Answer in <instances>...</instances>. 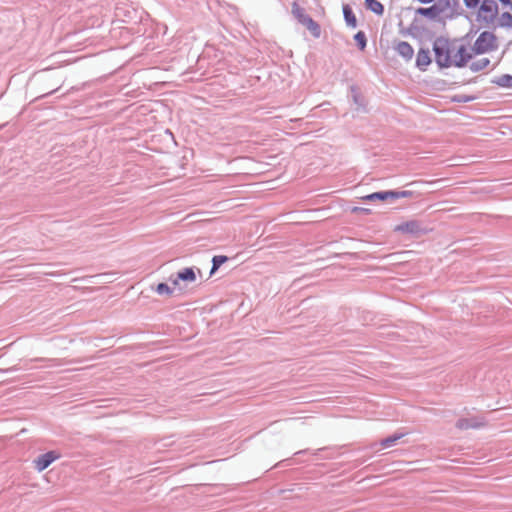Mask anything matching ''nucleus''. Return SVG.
<instances>
[{
  "instance_id": "412c9836",
  "label": "nucleus",
  "mask_w": 512,
  "mask_h": 512,
  "mask_svg": "<svg viewBox=\"0 0 512 512\" xmlns=\"http://www.w3.org/2000/svg\"><path fill=\"white\" fill-rule=\"evenodd\" d=\"M489 62H490L489 59L482 58L477 63H473L471 68L474 69V70H481V69L487 67Z\"/></svg>"
},
{
  "instance_id": "423d86ee",
  "label": "nucleus",
  "mask_w": 512,
  "mask_h": 512,
  "mask_svg": "<svg viewBox=\"0 0 512 512\" xmlns=\"http://www.w3.org/2000/svg\"><path fill=\"white\" fill-rule=\"evenodd\" d=\"M60 458V454L56 451H49L45 454L38 456L34 460L35 468L41 472L45 470L52 462Z\"/></svg>"
},
{
  "instance_id": "0eeeda50",
  "label": "nucleus",
  "mask_w": 512,
  "mask_h": 512,
  "mask_svg": "<svg viewBox=\"0 0 512 512\" xmlns=\"http://www.w3.org/2000/svg\"><path fill=\"white\" fill-rule=\"evenodd\" d=\"M394 231L402 234L418 235L422 232V228L418 221L411 220L395 226Z\"/></svg>"
},
{
  "instance_id": "9b49d317",
  "label": "nucleus",
  "mask_w": 512,
  "mask_h": 512,
  "mask_svg": "<svg viewBox=\"0 0 512 512\" xmlns=\"http://www.w3.org/2000/svg\"><path fill=\"white\" fill-rule=\"evenodd\" d=\"M431 63V57L429 50L420 49L417 58L416 64L421 70H425L426 67Z\"/></svg>"
},
{
  "instance_id": "ddd939ff",
  "label": "nucleus",
  "mask_w": 512,
  "mask_h": 512,
  "mask_svg": "<svg viewBox=\"0 0 512 512\" xmlns=\"http://www.w3.org/2000/svg\"><path fill=\"white\" fill-rule=\"evenodd\" d=\"M343 13H344V18H345L346 23L353 28L356 27V25H357L356 16L354 15L353 11L351 10V8L348 5H345L343 7Z\"/></svg>"
},
{
  "instance_id": "393cba45",
  "label": "nucleus",
  "mask_w": 512,
  "mask_h": 512,
  "mask_svg": "<svg viewBox=\"0 0 512 512\" xmlns=\"http://www.w3.org/2000/svg\"><path fill=\"white\" fill-rule=\"evenodd\" d=\"M503 6H512V0H499Z\"/></svg>"
},
{
  "instance_id": "2eb2a0df",
  "label": "nucleus",
  "mask_w": 512,
  "mask_h": 512,
  "mask_svg": "<svg viewBox=\"0 0 512 512\" xmlns=\"http://www.w3.org/2000/svg\"><path fill=\"white\" fill-rule=\"evenodd\" d=\"M403 437V434H398V435H393V436H390V437H387L385 439H383L381 442H380V445L382 448H388V447H391L393 446L399 439H401Z\"/></svg>"
},
{
  "instance_id": "f257e3e1",
  "label": "nucleus",
  "mask_w": 512,
  "mask_h": 512,
  "mask_svg": "<svg viewBox=\"0 0 512 512\" xmlns=\"http://www.w3.org/2000/svg\"><path fill=\"white\" fill-rule=\"evenodd\" d=\"M435 60L440 67H462L471 58L467 48L446 38H437L433 45Z\"/></svg>"
},
{
  "instance_id": "20e7f679",
  "label": "nucleus",
  "mask_w": 512,
  "mask_h": 512,
  "mask_svg": "<svg viewBox=\"0 0 512 512\" xmlns=\"http://www.w3.org/2000/svg\"><path fill=\"white\" fill-rule=\"evenodd\" d=\"M497 48L496 36L488 31L482 32L474 43V51L478 54L493 51Z\"/></svg>"
},
{
  "instance_id": "dca6fc26",
  "label": "nucleus",
  "mask_w": 512,
  "mask_h": 512,
  "mask_svg": "<svg viewBox=\"0 0 512 512\" xmlns=\"http://www.w3.org/2000/svg\"><path fill=\"white\" fill-rule=\"evenodd\" d=\"M478 426H479L478 424L471 423L470 420H468V419H460L456 423V427L461 430L469 429V428H476Z\"/></svg>"
},
{
  "instance_id": "4468645a",
  "label": "nucleus",
  "mask_w": 512,
  "mask_h": 512,
  "mask_svg": "<svg viewBox=\"0 0 512 512\" xmlns=\"http://www.w3.org/2000/svg\"><path fill=\"white\" fill-rule=\"evenodd\" d=\"M305 27L312 34L313 37L319 38L321 36V27L312 18L306 23Z\"/></svg>"
},
{
  "instance_id": "5701e85b",
  "label": "nucleus",
  "mask_w": 512,
  "mask_h": 512,
  "mask_svg": "<svg viewBox=\"0 0 512 512\" xmlns=\"http://www.w3.org/2000/svg\"><path fill=\"white\" fill-rule=\"evenodd\" d=\"M499 83L505 87H512V76L504 75L500 78Z\"/></svg>"
},
{
  "instance_id": "6e6552de",
  "label": "nucleus",
  "mask_w": 512,
  "mask_h": 512,
  "mask_svg": "<svg viewBox=\"0 0 512 512\" xmlns=\"http://www.w3.org/2000/svg\"><path fill=\"white\" fill-rule=\"evenodd\" d=\"M395 50L398 52L399 55H401L406 60L412 59L413 54H414V50H413L412 46L408 42H405V41L399 42L396 45Z\"/></svg>"
},
{
  "instance_id": "1a4fd4ad",
  "label": "nucleus",
  "mask_w": 512,
  "mask_h": 512,
  "mask_svg": "<svg viewBox=\"0 0 512 512\" xmlns=\"http://www.w3.org/2000/svg\"><path fill=\"white\" fill-rule=\"evenodd\" d=\"M179 280L194 282L196 280V274L192 268H185L178 272L177 278L173 280V284L177 286L179 284Z\"/></svg>"
},
{
  "instance_id": "9d476101",
  "label": "nucleus",
  "mask_w": 512,
  "mask_h": 512,
  "mask_svg": "<svg viewBox=\"0 0 512 512\" xmlns=\"http://www.w3.org/2000/svg\"><path fill=\"white\" fill-rule=\"evenodd\" d=\"M292 14L298 20V22L304 26L311 19V17L305 13L304 9L301 8L296 2L292 4Z\"/></svg>"
},
{
  "instance_id": "a878e982",
  "label": "nucleus",
  "mask_w": 512,
  "mask_h": 512,
  "mask_svg": "<svg viewBox=\"0 0 512 512\" xmlns=\"http://www.w3.org/2000/svg\"><path fill=\"white\" fill-rule=\"evenodd\" d=\"M419 3L421 4H430V3H434L436 2L437 0H417Z\"/></svg>"
},
{
  "instance_id": "f3484780",
  "label": "nucleus",
  "mask_w": 512,
  "mask_h": 512,
  "mask_svg": "<svg viewBox=\"0 0 512 512\" xmlns=\"http://www.w3.org/2000/svg\"><path fill=\"white\" fill-rule=\"evenodd\" d=\"M354 39H355L357 45L359 46V48L361 50H364L366 47V36H365L364 32L359 31L358 33H356V35L354 36Z\"/></svg>"
},
{
  "instance_id": "a211bd4d",
  "label": "nucleus",
  "mask_w": 512,
  "mask_h": 512,
  "mask_svg": "<svg viewBox=\"0 0 512 512\" xmlns=\"http://www.w3.org/2000/svg\"><path fill=\"white\" fill-rule=\"evenodd\" d=\"M213 267H212V270L211 272H214L215 270H217L222 264H224L226 261H227V257L226 256H222V255H219V256H214L213 257Z\"/></svg>"
},
{
  "instance_id": "b1692460",
  "label": "nucleus",
  "mask_w": 512,
  "mask_h": 512,
  "mask_svg": "<svg viewBox=\"0 0 512 512\" xmlns=\"http://www.w3.org/2000/svg\"><path fill=\"white\" fill-rule=\"evenodd\" d=\"M352 212L353 213H370V209H367V208H361V207H354L352 208Z\"/></svg>"
},
{
  "instance_id": "4be33fe9",
  "label": "nucleus",
  "mask_w": 512,
  "mask_h": 512,
  "mask_svg": "<svg viewBox=\"0 0 512 512\" xmlns=\"http://www.w3.org/2000/svg\"><path fill=\"white\" fill-rule=\"evenodd\" d=\"M464 4L469 9H476L477 6H481L485 0H463Z\"/></svg>"
},
{
  "instance_id": "6ab92c4d",
  "label": "nucleus",
  "mask_w": 512,
  "mask_h": 512,
  "mask_svg": "<svg viewBox=\"0 0 512 512\" xmlns=\"http://www.w3.org/2000/svg\"><path fill=\"white\" fill-rule=\"evenodd\" d=\"M500 22L503 26H511L512 25V15L509 12H504L500 16Z\"/></svg>"
},
{
  "instance_id": "f8f14e48",
  "label": "nucleus",
  "mask_w": 512,
  "mask_h": 512,
  "mask_svg": "<svg viewBox=\"0 0 512 512\" xmlns=\"http://www.w3.org/2000/svg\"><path fill=\"white\" fill-rule=\"evenodd\" d=\"M365 6L376 15L381 16L384 13V6L378 0H365Z\"/></svg>"
},
{
  "instance_id": "7ed1b4c3",
  "label": "nucleus",
  "mask_w": 512,
  "mask_h": 512,
  "mask_svg": "<svg viewBox=\"0 0 512 512\" xmlns=\"http://www.w3.org/2000/svg\"><path fill=\"white\" fill-rule=\"evenodd\" d=\"M478 19L486 24L493 23L498 16V4L495 0H485L481 6H477Z\"/></svg>"
},
{
  "instance_id": "aec40b11",
  "label": "nucleus",
  "mask_w": 512,
  "mask_h": 512,
  "mask_svg": "<svg viewBox=\"0 0 512 512\" xmlns=\"http://www.w3.org/2000/svg\"><path fill=\"white\" fill-rule=\"evenodd\" d=\"M156 292L161 295L162 294H167V295L172 294L171 288L165 283H159L156 287Z\"/></svg>"
},
{
  "instance_id": "f03ea898",
  "label": "nucleus",
  "mask_w": 512,
  "mask_h": 512,
  "mask_svg": "<svg viewBox=\"0 0 512 512\" xmlns=\"http://www.w3.org/2000/svg\"><path fill=\"white\" fill-rule=\"evenodd\" d=\"M454 0H437L430 7L418 8L415 13L432 21H440L453 11Z\"/></svg>"
},
{
  "instance_id": "39448f33",
  "label": "nucleus",
  "mask_w": 512,
  "mask_h": 512,
  "mask_svg": "<svg viewBox=\"0 0 512 512\" xmlns=\"http://www.w3.org/2000/svg\"><path fill=\"white\" fill-rule=\"evenodd\" d=\"M411 194L412 193L410 191H400V192L382 191V192H375V193H372L369 195L362 196L361 200H364V201H375V200L386 201L388 199L406 198V197L411 196Z\"/></svg>"
}]
</instances>
